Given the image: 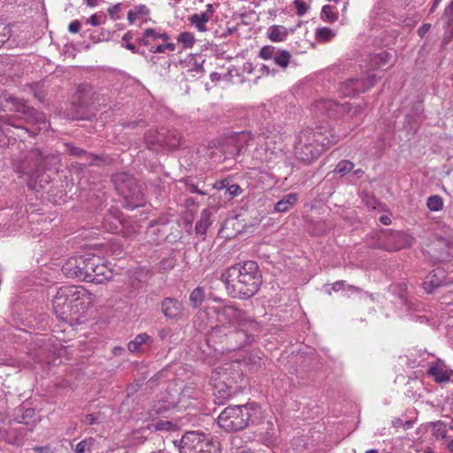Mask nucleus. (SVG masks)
Instances as JSON below:
<instances>
[{
    "label": "nucleus",
    "mask_w": 453,
    "mask_h": 453,
    "mask_svg": "<svg viewBox=\"0 0 453 453\" xmlns=\"http://www.w3.org/2000/svg\"><path fill=\"white\" fill-rule=\"evenodd\" d=\"M435 434L437 437L441 436V438H445V439L449 440V437L447 436L446 431L444 429H440V428L437 429Z\"/></svg>",
    "instance_id": "58"
},
{
    "label": "nucleus",
    "mask_w": 453,
    "mask_h": 453,
    "mask_svg": "<svg viewBox=\"0 0 453 453\" xmlns=\"http://www.w3.org/2000/svg\"><path fill=\"white\" fill-rule=\"evenodd\" d=\"M205 313L215 317L219 323L212 327L207 341L222 352L251 343L254 333L260 330L259 323L253 317L230 302L216 300L205 308Z\"/></svg>",
    "instance_id": "1"
},
{
    "label": "nucleus",
    "mask_w": 453,
    "mask_h": 453,
    "mask_svg": "<svg viewBox=\"0 0 453 453\" xmlns=\"http://www.w3.org/2000/svg\"><path fill=\"white\" fill-rule=\"evenodd\" d=\"M261 429L265 430V434L261 433V440L263 443L266 446L274 445L277 435L273 422L272 420H267Z\"/></svg>",
    "instance_id": "25"
},
{
    "label": "nucleus",
    "mask_w": 453,
    "mask_h": 453,
    "mask_svg": "<svg viewBox=\"0 0 453 453\" xmlns=\"http://www.w3.org/2000/svg\"><path fill=\"white\" fill-rule=\"evenodd\" d=\"M177 424L169 420L152 418L151 423L148 424L146 429L150 432H169L177 429Z\"/></svg>",
    "instance_id": "24"
},
{
    "label": "nucleus",
    "mask_w": 453,
    "mask_h": 453,
    "mask_svg": "<svg viewBox=\"0 0 453 453\" xmlns=\"http://www.w3.org/2000/svg\"><path fill=\"white\" fill-rule=\"evenodd\" d=\"M139 19V16L134 12V10H130L127 12V20L130 24H134L137 19Z\"/></svg>",
    "instance_id": "52"
},
{
    "label": "nucleus",
    "mask_w": 453,
    "mask_h": 453,
    "mask_svg": "<svg viewBox=\"0 0 453 453\" xmlns=\"http://www.w3.org/2000/svg\"><path fill=\"white\" fill-rule=\"evenodd\" d=\"M160 134L165 137V130L162 129L161 132H158L157 130H149L148 133L145 134V140L146 142L150 145H155L156 143H150L148 141V137L150 141H156L157 138L160 137Z\"/></svg>",
    "instance_id": "44"
},
{
    "label": "nucleus",
    "mask_w": 453,
    "mask_h": 453,
    "mask_svg": "<svg viewBox=\"0 0 453 453\" xmlns=\"http://www.w3.org/2000/svg\"><path fill=\"white\" fill-rule=\"evenodd\" d=\"M412 426H413V421H411V420H407V421L403 422V428L404 430H409Z\"/></svg>",
    "instance_id": "60"
},
{
    "label": "nucleus",
    "mask_w": 453,
    "mask_h": 453,
    "mask_svg": "<svg viewBox=\"0 0 453 453\" xmlns=\"http://www.w3.org/2000/svg\"><path fill=\"white\" fill-rule=\"evenodd\" d=\"M227 190L232 196H237L241 193V188L237 184L231 185Z\"/></svg>",
    "instance_id": "53"
},
{
    "label": "nucleus",
    "mask_w": 453,
    "mask_h": 453,
    "mask_svg": "<svg viewBox=\"0 0 453 453\" xmlns=\"http://www.w3.org/2000/svg\"><path fill=\"white\" fill-rule=\"evenodd\" d=\"M209 225H210V223H209L208 215L206 214L205 211H203V214L201 215L200 219L196 224L195 228H196V233L204 234L206 229L209 226Z\"/></svg>",
    "instance_id": "37"
},
{
    "label": "nucleus",
    "mask_w": 453,
    "mask_h": 453,
    "mask_svg": "<svg viewBox=\"0 0 453 453\" xmlns=\"http://www.w3.org/2000/svg\"><path fill=\"white\" fill-rule=\"evenodd\" d=\"M430 27H431L430 24L422 25L418 30V35L420 36H423L426 33H427L429 31Z\"/></svg>",
    "instance_id": "54"
},
{
    "label": "nucleus",
    "mask_w": 453,
    "mask_h": 453,
    "mask_svg": "<svg viewBox=\"0 0 453 453\" xmlns=\"http://www.w3.org/2000/svg\"><path fill=\"white\" fill-rule=\"evenodd\" d=\"M403 421L400 418H395L392 420V426L395 428H398L400 426L403 427Z\"/></svg>",
    "instance_id": "55"
},
{
    "label": "nucleus",
    "mask_w": 453,
    "mask_h": 453,
    "mask_svg": "<svg viewBox=\"0 0 453 453\" xmlns=\"http://www.w3.org/2000/svg\"><path fill=\"white\" fill-rule=\"evenodd\" d=\"M444 201L439 195H433L427 197L426 206L431 211H440L443 209Z\"/></svg>",
    "instance_id": "30"
},
{
    "label": "nucleus",
    "mask_w": 453,
    "mask_h": 453,
    "mask_svg": "<svg viewBox=\"0 0 453 453\" xmlns=\"http://www.w3.org/2000/svg\"><path fill=\"white\" fill-rule=\"evenodd\" d=\"M133 39V35L131 32H127L123 37H122V41L123 42H127V43H128L131 40Z\"/></svg>",
    "instance_id": "59"
},
{
    "label": "nucleus",
    "mask_w": 453,
    "mask_h": 453,
    "mask_svg": "<svg viewBox=\"0 0 453 453\" xmlns=\"http://www.w3.org/2000/svg\"><path fill=\"white\" fill-rule=\"evenodd\" d=\"M422 286L426 293L432 294L439 288L453 286V279L447 276L443 268L438 267L426 276ZM451 291L453 292V289Z\"/></svg>",
    "instance_id": "14"
},
{
    "label": "nucleus",
    "mask_w": 453,
    "mask_h": 453,
    "mask_svg": "<svg viewBox=\"0 0 453 453\" xmlns=\"http://www.w3.org/2000/svg\"><path fill=\"white\" fill-rule=\"evenodd\" d=\"M204 299V293L202 288H196L189 295V301L194 308L200 306Z\"/></svg>",
    "instance_id": "34"
},
{
    "label": "nucleus",
    "mask_w": 453,
    "mask_h": 453,
    "mask_svg": "<svg viewBox=\"0 0 453 453\" xmlns=\"http://www.w3.org/2000/svg\"><path fill=\"white\" fill-rule=\"evenodd\" d=\"M275 50L276 49L274 46L265 45L260 49L258 52V57L264 60H269L274 58Z\"/></svg>",
    "instance_id": "38"
},
{
    "label": "nucleus",
    "mask_w": 453,
    "mask_h": 453,
    "mask_svg": "<svg viewBox=\"0 0 453 453\" xmlns=\"http://www.w3.org/2000/svg\"><path fill=\"white\" fill-rule=\"evenodd\" d=\"M10 37V29L6 27H0V47H2Z\"/></svg>",
    "instance_id": "46"
},
{
    "label": "nucleus",
    "mask_w": 453,
    "mask_h": 453,
    "mask_svg": "<svg viewBox=\"0 0 453 453\" xmlns=\"http://www.w3.org/2000/svg\"><path fill=\"white\" fill-rule=\"evenodd\" d=\"M446 448L450 453H453V438L449 437Z\"/></svg>",
    "instance_id": "62"
},
{
    "label": "nucleus",
    "mask_w": 453,
    "mask_h": 453,
    "mask_svg": "<svg viewBox=\"0 0 453 453\" xmlns=\"http://www.w3.org/2000/svg\"><path fill=\"white\" fill-rule=\"evenodd\" d=\"M50 449V448L49 446H44V447H35L34 448V450L38 452V453H44V452H49Z\"/></svg>",
    "instance_id": "56"
},
{
    "label": "nucleus",
    "mask_w": 453,
    "mask_h": 453,
    "mask_svg": "<svg viewBox=\"0 0 453 453\" xmlns=\"http://www.w3.org/2000/svg\"><path fill=\"white\" fill-rule=\"evenodd\" d=\"M335 36V33L329 27H323L316 30L315 38L317 42L325 43L330 42Z\"/></svg>",
    "instance_id": "29"
},
{
    "label": "nucleus",
    "mask_w": 453,
    "mask_h": 453,
    "mask_svg": "<svg viewBox=\"0 0 453 453\" xmlns=\"http://www.w3.org/2000/svg\"><path fill=\"white\" fill-rule=\"evenodd\" d=\"M151 337L146 333L137 334L134 340H132L128 345V350L132 353H139L145 351V346H150L152 343Z\"/></svg>",
    "instance_id": "21"
},
{
    "label": "nucleus",
    "mask_w": 453,
    "mask_h": 453,
    "mask_svg": "<svg viewBox=\"0 0 453 453\" xmlns=\"http://www.w3.org/2000/svg\"><path fill=\"white\" fill-rule=\"evenodd\" d=\"M2 106L4 108V111L13 112L10 115H0V121L5 126L13 127L23 133L28 132L27 128L24 126L25 124L40 123L46 127L47 121L44 114L36 111L14 96L5 98L2 102Z\"/></svg>",
    "instance_id": "7"
},
{
    "label": "nucleus",
    "mask_w": 453,
    "mask_h": 453,
    "mask_svg": "<svg viewBox=\"0 0 453 453\" xmlns=\"http://www.w3.org/2000/svg\"><path fill=\"white\" fill-rule=\"evenodd\" d=\"M354 167V165L352 162L348 160L341 161L337 164L335 167V172L342 174H346L347 173L350 172Z\"/></svg>",
    "instance_id": "41"
},
{
    "label": "nucleus",
    "mask_w": 453,
    "mask_h": 453,
    "mask_svg": "<svg viewBox=\"0 0 453 453\" xmlns=\"http://www.w3.org/2000/svg\"><path fill=\"white\" fill-rule=\"evenodd\" d=\"M288 142V135L281 132L258 136L250 151L253 165L265 164L268 168L274 167L285 156Z\"/></svg>",
    "instance_id": "5"
},
{
    "label": "nucleus",
    "mask_w": 453,
    "mask_h": 453,
    "mask_svg": "<svg viewBox=\"0 0 453 453\" xmlns=\"http://www.w3.org/2000/svg\"><path fill=\"white\" fill-rule=\"evenodd\" d=\"M65 148H66L68 154H70V155L79 156V157L84 156V157H91L90 154L87 153L83 150L76 148L71 144H65Z\"/></svg>",
    "instance_id": "43"
},
{
    "label": "nucleus",
    "mask_w": 453,
    "mask_h": 453,
    "mask_svg": "<svg viewBox=\"0 0 453 453\" xmlns=\"http://www.w3.org/2000/svg\"><path fill=\"white\" fill-rule=\"evenodd\" d=\"M177 41L182 44L183 49H191L195 45L196 38L191 32H181L177 36Z\"/></svg>",
    "instance_id": "31"
},
{
    "label": "nucleus",
    "mask_w": 453,
    "mask_h": 453,
    "mask_svg": "<svg viewBox=\"0 0 453 453\" xmlns=\"http://www.w3.org/2000/svg\"><path fill=\"white\" fill-rule=\"evenodd\" d=\"M441 0H434L432 7L430 9V12H434L435 9L438 7Z\"/></svg>",
    "instance_id": "63"
},
{
    "label": "nucleus",
    "mask_w": 453,
    "mask_h": 453,
    "mask_svg": "<svg viewBox=\"0 0 453 453\" xmlns=\"http://www.w3.org/2000/svg\"><path fill=\"white\" fill-rule=\"evenodd\" d=\"M392 55L387 50L370 54V69H382L390 64Z\"/></svg>",
    "instance_id": "22"
},
{
    "label": "nucleus",
    "mask_w": 453,
    "mask_h": 453,
    "mask_svg": "<svg viewBox=\"0 0 453 453\" xmlns=\"http://www.w3.org/2000/svg\"><path fill=\"white\" fill-rule=\"evenodd\" d=\"M100 16L97 15V14H93L92 16H90V18L88 19L87 23L94 26V27H97L101 24V21L99 19Z\"/></svg>",
    "instance_id": "51"
},
{
    "label": "nucleus",
    "mask_w": 453,
    "mask_h": 453,
    "mask_svg": "<svg viewBox=\"0 0 453 453\" xmlns=\"http://www.w3.org/2000/svg\"><path fill=\"white\" fill-rule=\"evenodd\" d=\"M370 218L374 219L375 220H378L381 224L388 226L391 223V219L387 214H381L379 215L378 211L376 210V207L374 206L372 210H370Z\"/></svg>",
    "instance_id": "40"
},
{
    "label": "nucleus",
    "mask_w": 453,
    "mask_h": 453,
    "mask_svg": "<svg viewBox=\"0 0 453 453\" xmlns=\"http://www.w3.org/2000/svg\"><path fill=\"white\" fill-rule=\"evenodd\" d=\"M120 10L121 4H116L113 6L109 7L107 12L111 19H117L119 18V13L120 12Z\"/></svg>",
    "instance_id": "45"
},
{
    "label": "nucleus",
    "mask_w": 453,
    "mask_h": 453,
    "mask_svg": "<svg viewBox=\"0 0 453 453\" xmlns=\"http://www.w3.org/2000/svg\"><path fill=\"white\" fill-rule=\"evenodd\" d=\"M159 39L163 40L164 42H167L170 39V36L166 33H160L159 32Z\"/></svg>",
    "instance_id": "64"
},
{
    "label": "nucleus",
    "mask_w": 453,
    "mask_h": 453,
    "mask_svg": "<svg viewBox=\"0 0 453 453\" xmlns=\"http://www.w3.org/2000/svg\"><path fill=\"white\" fill-rule=\"evenodd\" d=\"M339 18V15L334 12V7L331 5H324L321 11V19L326 22L334 23Z\"/></svg>",
    "instance_id": "33"
},
{
    "label": "nucleus",
    "mask_w": 453,
    "mask_h": 453,
    "mask_svg": "<svg viewBox=\"0 0 453 453\" xmlns=\"http://www.w3.org/2000/svg\"><path fill=\"white\" fill-rule=\"evenodd\" d=\"M162 312L167 319H180L183 316L184 307L175 298H165L161 303Z\"/></svg>",
    "instance_id": "18"
},
{
    "label": "nucleus",
    "mask_w": 453,
    "mask_h": 453,
    "mask_svg": "<svg viewBox=\"0 0 453 453\" xmlns=\"http://www.w3.org/2000/svg\"><path fill=\"white\" fill-rule=\"evenodd\" d=\"M297 200L298 196L296 194L289 193L275 203L274 209L278 212H286L297 203Z\"/></svg>",
    "instance_id": "26"
},
{
    "label": "nucleus",
    "mask_w": 453,
    "mask_h": 453,
    "mask_svg": "<svg viewBox=\"0 0 453 453\" xmlns=\"http://www.w3.org/2000/svg\"><path fill=\"white\" fill-rule=\"evenodd\" d=\"M424 108L421 103H415L412 104L411 109L405 117V123L411 126L413 130L417 129V127L422 121Z\"/></svg>",
    "instance_id": "20"
},
{
    "label": "nucleus",
    "mask_w": 453,
    "mask_h": 453,
    "mask_svg": "<svg viewBox=\"0 0 453 453\" xmlns=\"http://www.w3.org/2000/svg\"><path fill=\"white\" fill-rule=\"evenodd\" d=\"M134 10L139 17L140 16H147L150 13V10L145 4L136 5L134 8Z\"/></svg>",
    "instance_id": "47"
},
{
    "label": "nucleus",
    "mask_w": 453,
    "mask_h": 453,
    "mask_svg": "<svg viewBox=\"0 0 453 453\" xmlns=\"http://www.w3.org/2000/svg\"><path fill=\"white\" fill-rule=\"evenodd\" d=\"M263 414L262 408L256 403L230 405L219 413L217 422L226 432H236L246 428L250 423H255Z\"/></svg>",
    "instance_id": "6"
},
{
    "label": "nucleus",
    "mask_w": 453,
    "mask_h": 453,
    "mask_svg": "<svg viewBox=\"0 0 453 453\" xmlns=\"http://www.w3.org/2000/svg\"><path fill=\"white\" fill-rule=\"evenodd\" d=\"M452 373L453 371L448 369L445 363L440 359L431 363L427 370V374L438 383L448 382Z\"/></svg>",
    "instance_id": "17"
},
{
    "label": "nucleus",
    "mask_w": 453,
    "mask_h": 453,
    "mask_svg": "<svg viewBox=\"0 0 453 453\" xmlns=\"http://www.w3.org/2000/svg\"><path fill=\"white\" fill-rule=\"evenodd\" d=\"M360 81L357 79H350L340 85V93L343 96H354L359 88Z\"/></svg>",
    "instance_id": "27"
},
{
    "label": "nucleus",
    "mask_w": 453,
    "mask_h": 453,
    "mask_svg": "<svg viewBox=\"0 0 453 453\" xmlns=\"http://www.w3.org/2000/svg\"><path fill=\"white\" fill-rule=\"evenodd\" d=\"M80 29H81V23L78 20H73L68 26V30L72 34L78 33L80 31Z\"/></svg>",
    "instance_id": "50"
},
{
    "label": "nucleus",
    "mask_w": 453,
    "mask_h": 453,
    "mask_svg": "<svg viewBox=\"0 0 453 453\" xmlns=\"http://www.w3.org/2000/svg\"><path fill=\"white\" fill-rule=\"evenodd\" d=\"M293 4L296 9V14L300 17L303 16L310 10V6L303 0H294Z\"/></svg>",
    "instance_id": "42"
},
{
    "label": "nucleus",
    "mask_w": 453,
    "mask_h": 453,
    "mask_svg": "<svg viewBox=\"0 0 453 453\" xmlns=\"http://www.w3.org/2000/svg\"><path fill=\"white\" fill-rule=\"evenodd\" d=\"M116 189L127 200L140 203L142 201V194L136 180L127 173L117 174L114 177Z\"/></svg>",
    "instance_id": "12"
},
{
    "label": "nucleus",
    "mask_w": 453,
    "mask_h": 453,
    "mask_svg": "<svg viewBox=\"0 0 453 453\" xmlns=\"http://www.w3.org/2000/svg\"><path fill=\"white\" fill-rule=\"evenodd\" d=\"M95 443V440L93 438H87L81 441H80L75 448L76 453H86L90 452L92 446Z\"/></svg>",
    "instance_id": "36"
},
{
    "label": "nucleus",
    "mask_w": 453,
    "mask_h": 453,
    "mask_svg": "<svg viewBox=\"0 0 453 453\" xmlns=\"http://www.w3.org/2000/svg\"><path fill=\"white\" fill-rule=\"evenodd\" d=\"M291 54L287 50H279V54L273 58L274 63L282 67L287 68L290 63Z\"/></svg>",
    "instance_id": "32"
},
{
    "label": "nucleus",
    "mask_w": 453,
    "mask_h": 453,
    "mask_svg": "<svg viewBox=\"0 0 453 453\" xmlns=\"http://www.w3.org/2000/svg\"><path fill=\"white\" fill-rule=\"evenodd\" d=\"M7 422V415L4 412H0V440L5 437V431L2 429V426H4Z\"/></svg>",
    "instance_id": "49"
},
{
    "label": "nucleus",
    "mask_w": 453,
    "mask_h": 453,
    "mask_svg": "<svg viewBox=\"0 0 453 453\" xmlns=\"http://www.w3.org/2000/svg\"><path fill=\"white\" fill-rule=\"evenodd\" d=\"M334 106L337 105L331 100H321L318 104V107L326 110H332Z\"/></svg>",
    "instance_id": "48"
},
{
    "label": "nucleus",
    "mask_w": 453,
    "mask_h": 453,
    "mask_svg": "<svg viewBox=\"0 0 453 453\" xmlns=\"http://www.w3.org/2000/svg\"><path fill=\"white\" fill-rule=\"evenodd\" d=\"M205 7L206 9L204 12L201 13H194L188 16V19L190 25L194 26L197 31L201 33H204L208 30L206 24L211 19L214 13V8L211 4H206Z\"/></svg>",
    "instance_id": "16"
},
{
    "label": "nucleus",
    "mask_w": 453,
    "mask_h": 453,
    "mask_svg": "<svg viewBox=\"0 0 453 453\" xmlns=\"http://www.w3.org/2000/svg\"><path fill=\"white\" fill-rule=\"evenodd\" d=\"M415 238L409 233L402 231H381L375 241L370 242V247L385 250L387 251H396L412 246Z\"/></svg>",
    "instance_id": "9"
},
{
    "label": "nucleus",
    "mask_w": 453,
    "mask_h": 453,
    "mask_svg": "<svg viewBox=\"0 0 453 453\" xmlns=\"http://www.w3.org/2000/svg\"><path fill=\"white\" fill-rule=\"evenodd\" d=\"M159 39V31L154 28H147L144 30L142 37L139 39V42L150 48L151 42Z\"/></svg>",
    "instance_id": "28"
},
{
    "label": "nucleus",
    "mask_w": 453,
    "mask_h": 453,
    "mask_svg": "<svg viewBox=\"0 0 453 453\" xmlns=\"http://www.w3.org/2000/svg\"><path fill=\"white\" fill-rule=\"evenodd\" d=\"M227 294L233 298L248 299L253 296L262 283V275L254 261L237 263L220 275Z\"/></svg>",
    "instance_id": "2"
},
{
    "label": "nucleus",
    "mask_w": 453,
    "mask_h": 453,
    "mask_svg": "<svg viewBox=\"0 0 453 453\" xmlns=\"http://www.w3.org/2000/svg\"><path fill=\"white\" fill-rule=\"evenodd\" d=\"M88 257H69L62 266L63 273L69 278H77L83 281L87 280V271L88 270Z\"/></svg>",
    "instance_id": "13"
},
{
    "label": "nucleus",
    "mask_w": 453,
    "mask_h": 453,
    "mask_svg": "<svg viewBox=\"0 0 453 453\" xmlns=\"http://www.w3.org/2000/svg\"><path fill=\"white\" fill-rule=\"evenodd\" d=\"M336 142L330 130L307 127L296 134L294 153L297 160L310 165Z\"/></svg>",
    "instance_id": "4"
},
{
    "label": "nucleus",
    "mask_w": 453,
    "mask_h": 453,
    "mask_svg": "<svg viewBox=\"0 0 453 453\" xmlns=\"http://www.w3.org/2000/svg\"><path fill=\"white\" fill-rule=\"evenodd\" d=\"M242 380L243 374L239 362L224 364L216 368L211 377L214 389L223 399L234 396L240 390Z\"/></svg>",
    "instance_id": "8"
},
{
    "label": "nucleus",
    "mask_w": 453,
    "mask_h": 453,
    "mask_svg": "<svg viewBox=\"0 0 453 453\" xmlns=\"http://www.w3.org/2000/svg\"><path fill=\"white\" fill-rule=\"evenodd\" d=\"M180 453H219V448L205 434L188 432L180 440Z\"/></svg>",
    "instance_id": "10"
},
{
    "label": "nucleus",
    "mask_w": 453,
    "mask_h": 453,
    "mask_svg": "<svg viewBox=\"0 0 453 453\" xmlns=\"http://www.w3.org/2000/svg\"><path fill=\"white\" fill-rule=\"evenodd\" d=\"M43 158L41 151L38 149H33L27 152L25 160L21 166L19 168V172L33 175L42 164Z\"/></svg>",
    "instance_id": "15"
},
{
    "label": "nucleus",
    "mask_w": 453,
    "mask_h": 453,
    "mask_svg": "<svg viewBox=\"0 0 453 453\" xmlns=\"http://www.w3.org/2000/svg\"><path fill=\"white\" fill-rule=\"evenodd\" d=\"M94 301V295L83 286L66 285L53 296L52 309L59 319L80 323Z\"/></svg>",
    "instance_id": "3"
},
{
    "label": "nucleus",
    "mask_w": 453,
    "mask_h": 453,
    "mask_svg": "<svg viewBox=\"0 0 453 453\" xmlns=\"http://www.w3.org/2000/svg\"><path fill=\"white\" fill-rule=\"evenodd\" d=\"M175 44L173 42H166L160 45H157V47L150 46L149 48V50L152 53H164L166 50L168 51H174L175 50Z\"/></svg>",
    "instance_id": "39"
},
{
    "label": "nucleus",
    "mask_w": 453,
    "mask_h": 453,
    "mask_svg": "<svg viewBox=\"0 0 453 453\" xmlns=\"http://www.w3.org/2000/svg\"><path fill=\"white\" fill-rule=\"evenodd\" d=\"M148 141L150 143H159V145L167 146L169 148H178L181 144V137L176 131L165 132V137L160 134V137L157 138L156 141H150L148 137Z\"/></svg>",
    "instance_id": "19"
},
{
    "label": "nucleus",
    "mask_w": 453,
    "mask_h": 453,
    "mask_svg": "<svg viewBox=\"0 0 453 453\" xmlns=\"http://www.w3.org/2000/svg\"><path fill=\"white\" fill-rule=\"evenodd\" d=\"M125 47L133 53H139L138 49L133 43L128 42L125 45Z\"/></svg>",
    "instance_id": "57"
},
{
    "label": "nucleus",
    "mask_w": 453,
    "mask_h": 453,
    "mask_svg": "<svg viewBox=\"0 0 453 453\" xmlns=\"http://www.w3.org/2000/svg\"><path fill=\"white\" fill-rule=\"evenodd\" d=\"M288 34V29L281 25H273L267 29V38L273 42H284Z\"/></svg>",
    "instance_id": "23"
},
{
    "label": "nucleus",
    "mask_w": 453,
    "mask_h": 453,
    "mask_svg": "<svg viewBox=\"0 0 453 453\" xmlns=\"http://www.w3.org/2000/svg\"><path fill=\"white\" fill-rule=\"evenodd\" d=\"M441 19L445 21L447 28L453 31V0L446 6Z\"/></svg>",
    "instance_id": "35"
},
{
    "label": "nucleus",
    "mask_w": 453,
    "mask_h": 453,
    "mask_svg": "<svg viewBox=\"0 0 453 453\" xmlns=\"http://www.w3.org/2000/svg\"><path fill=\"white\" fill-rule=\"evenodd\" d=\"M446 448L450 453H453V438L449 437Z\"/></svg>",
    "instance_id": "61"
},
{
    "label": "nucleus",
    "mask_w": 453,
    "mask_h": 453,
    "mask_svg": "<svg viewBox=\"0 0 453 453\" xmlns=\"http://www.w3.org/2000/svg\"><path fill=\"white\" fill-rule=\"evenodd\" d=\"M88 270L86 282L102 284L110 280L113 276L112 269L108 262L98 256L88 257Z\"/></svg>",
    "instance_id": "11"
}]
</instances>
